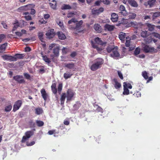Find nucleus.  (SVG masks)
I'll use <instances>...</instances> for the list:
<instances>
[{"instance_id": "f257e3e1", "label": "nucleus", "mask_w": 160, "mask_h": 160, "mask_svg": "<svg viewBox=\"0 0 160 160\" xmlns=\"http://www.w3.org/2000/svg\"><path fill=\"white\" fill-rule=\"evenodd\" d=\"M83 23L82 20L78 21L75 18H72L68 22L69 28L71 29L79 30Z\"/></svg>"}, {"instance_id": "f03ea898", "label": "nucleus", "mask_w": 160, "mask_h": 160, "mask_svg": "<svg viewBox=\"0 0 160 160\" xmlns=\"http://www.w3.org/2000/svg\"><path fill=\"white\" fill-rule=\"evenodd\" d=\"M118 48L114 45L108 46L107 48V51L108 53H111L110 56L113 58L119 57L120 56L118 51Z\"/></svg>"}, {"instance_id": "7ed1b4c3", "label": "nucleus", "mask_w": 160, "mask_h": 160, "mask_svg": "<svg viewBox=\"0 0 160 160\" xmlns=\"http://www.w3.org/2000/svg\"><path fill=\"white\" fill-rule=\"evenodd\" d=\"M104 62L103 60L101 58H97L96 59L94 62L90 67V69L92 71H95L100 68Z\"/></svg>"}, {"instance_id": "20e7f679", "label": "nucleus", "mask_w": 160, "mask_h": 160, "mask_svg": "<svg viewBox=\"0 0 160 160\" xmlns=\"http://www.w3.org/2000/svg\"><path fill=\"white\" fill-rule=\"evenodd\" d=\"M143 50L145 53H157L158 50L154 47H150L149 45L144 44L142 46Z\"/></svg>"}, {"instance_id": "39448f33", "label": "nucleus", "mask_w": 160, "mask_h": 160, "mask_svg": "<svg viewBox=\"0 0 160 160\" xmlns=\"http://www.w3.org/2000/svg\"><path fill=\"white\" fill-rule=\"evenodd\" d=\"M66 93L67 102L71 101L75 94V92L71 89H68Z\"/></svg>"}, {"instance_id": "423d86ee", "label": "nucleus", "mask_w": 160, "mask_h": 160, "mask_svg": "<svg viewBox=\"0 0 160 160\" xmlns=\"http://www.w3.org/2000/svg\"><path fill=\"white\" fill-rule=\"evenodd\" d=\"M34 134V132L32 131H27L25 133V136L22 137V142H25L31 136Z\"/></svg>"}, {"instance_id": "0eeeda50", "label": "nucleus", "mask_w": 160, "mask_h": 160, "mask_svg": "<svg viewBox=\"0 0 160 160\" xmlns=\"http://www.w3.org/2000/svg\"><path fill=\"white\" fill-rule=\"evenodd\" d=\"M62 83H59L58 86V89L57 88H51V90L52 92L55 94H57V91L58 93L60 94L62 89Z\"/></svg>"}, {"instance_id": "6e6552de", "label": "nucleus", "mask_w": 160, "mask_h": 160, "mask_svg": "<svg viewBox=\"0 0 160 160\" xmlns=\"http://www.w3.org/2000/svg\"><path fill=\"white\" fill-rule=\"evenodd\" d=\"M13 79L18 83L21 84L25 83V80L23 79L22 75H17L13 77Z\"/></svg>"}, {"instance_id": "1a4fd4ad", "label": "nucleus", "mask_w": 160, "mask_h": 160, "mask_svg": "<svg viewBox=\"0 0 160 160\" xmlns=\"http://www.w3.org/2000/svg\"><path fill=\"white\" fill-rule=\"evenodd\" d=\"M22 104V101L21 100H18L13 105V111L14 112L19 109Z\"/></svg>"}, {"instance_id": "9d476101", "label": "nucleus", "mask_w": 160, "mask_h": 160, "mask_svg": "<svg viewBox=\"0 0 160 160\" xmlns=\"http://www.w3.org/2000/svg\"><path fill=\"white\" fill-rule=\"evenodd\" d=\"M119 13L123 16H126L128 15V12L126 9L125 7L123 5H121L119 7Z\"/></svg>"}, {"instance_id": "9b49d317", "label": "nucleus", "mask_w": 160, "mask_h": 160, "mask_svg": "<svg viewBox=\"0 0 160 160\" xmlns=\"http://www.w3.org/2000/svg\"><path fill=\"white\" fill-rule=\"evenodd\" d=\"M55 35L53 29H51L47 31L46 33V35L49 39H51L54 37Z\"/></svg>"}, {"instance_id": "f8f14e48", "label": "nucleus", "mask_w": 160, "mask_h": 160, "mask_svg": "<svg viewBox=\"0 0 160 160\" xmlns=\"http://www.w3.org/2000/svg\"><path fill=\"white\" fill-rule=\"evenodd\" d=\"M64 66L68 69H72L73 71H75L77 69V68L75 67L74 64L72 62L65 63Z\"/></svg>"}, {"instance_id": "ddd939ff", "label": "nucleus", "mask_w": 160, "mask_h": 160, "mask_svg": "<svg viewBox=\"0 0 160 160\" xmlns=\"http://www.w3.org/2000/svg\"><path fill=\"white\" fill-rule=\"evenodd\" d=\"M41 93L42 96L44 100L45 101L48 98V95L45 89L43 88L41 90Z\"/></svg>"}, {"instance_id": "4468645a", "label": "nucleus", "mask_w": 160, "mask_h": 160, "mask_svg": "<svg viewBox=\"0 0 160 160\" xmlns=\"http://www.w3.org/2000/svg\"><path fill=\"white\" fill-rule=\"evenodd\" d=\"M104 11V8H100L98 9L94 10V9L92 10V13L93 15H98V14Z\"/></svg>"}, {"instance_id": "2eb2a0df", "label": "nucleus", "mask_w": 160, "mask_h": 160, "mask_svg": "<svg viewBox=\"0 0 160 160\" xmlns=\"http://www.w3.org/2000/svg\"><path fill=\"white\" fill-rule=\"evenodd\" d=\"M104 29L105 30L108 31H111L114 29L115 27L114 25H111L107 24L104 26Z\"/></svg>"}, {"instance_id": "dca6fc26", "label": "nucleus", "mask_w": 160, "mask_h": 160, "mask_svg": "<svg viewBox=\"0 0 160 160\" xmlns=\"http://www.w3.org/2000/svg\"><path fill=\"white\" fill-rule=\"evenodd\" d=\"M25 56V54H19L17 53L15 54L14 57V61L17 60V59H22Z\"/></svg>"}, {"instance_id": "f3484780", "label": "nucleus", "mask_w": 160, "mask_h": 160, "mask_svg": "<svg viewBox=\"0 0 160 160\" xmlns=\"http://www.w3.org/2000/svg\"><path fill=\"white\" fill-rule=\"evenodd\" d=\"M2 58L3 59L5 60H8L11 61H14V57L12 56L5 55L2 56Z\"/></svg>"}, {"instance_id": "a211bd4d", "label": "nucleus", "mask_w": 160, "mask_h": 160, "mask_svg": "<svg viewBox=\"0 0 160 160\" xmlns=\"http://www.w3.org/2000/svg\"><path fill=\"white\" fill-rule=\"evenodd\" d=\"M41 56L43 60L48 64H49L51 62V59L48 58L46 55H44L42 52L41 53Z\"/></svg>"}, {"instance_id": "6ab92c4d", "label": "nucleus", "mask_w": 160, "mask_h": 160, "mask_svg": "<svg viewBox=\"0 0 160 160\" xmlns=\"http://www.w3.org/2000/svg\"><path fill=\"white\" fill-rule=\"evenodd\" d=\"M34 6V5L32 4H29L27 5L25 7L26 8H27L28 9H31V11L30 13L32 15H34L35 13V11L34 9L32 8Z\"/></svg>"}, {"instance_id": "aec40b11", "label": "nucleus", "mask_w": 160, "mask_h": 160, "mask_svg": "<svg viewBox=\"0 0 160 160\" xmlns=\"http://www.w3.org/2000/svg\"><path fill=\"white\" fill-rule=\"evenodd\" d=\"M93 28L97 32L100 33L102 31V28L99 24H95L94 25Z\"/></svg>"}, {"instance_id": "412c9836", "label": "nucleus", "mask_w": 160, "mask_h": 160, "mask_svg": "<svg viewBox=\"0 0 160 160\" xmlns=\"http://www.w3.org/2000/svg\"><path fill=\"white\" fill-rule=\"evenodd\" d=\"M118 15L115 13H112L111 19L112 22H117L118 20Z\"/></svg>"}, {"instance_id": "4be33fe9", "label": "nucleus", "mask_w": 160, "mask_h": 160, "mask_svg": "<svg viewBox=\"0 0 160 160\" xmlns=\"http://www.w3.org/2000/svg\"><path fill=\"white\" fill-rule=\"evenodd\" d=\"M128 3L132 7H137L138 4L136 1L134 0H128Z\"/></svg>"}, {"instance_id": "5701e85b", "label": "nucleus", "mask_w": 160, "mask_h": 160, "mask_svg": "<svg viewBox=\"0 0 160 160\" xmlns=\"http://www.w3.org/2000/svg\"><path fill=\"white\" fill-rule=\"evenodd\" d=\"M94 40L96 43L102 46L106 44V42H103L101 39L98 37L96 38Z\"/></svg>"}, {"instance_id": "b1692460", "label": "nucleus", "mask_w": 160, "mask_h": 160, "mask_svg": "<svg viewBox=\"0 0 160 160\" xmlns=\"http://www.w3.org/2000/svg\"><path fill=\"white\" fill-rule=\"evenodd\" d=\"M144 41L146 43H149L152 42V41L154 43H156L157 42V40L155 39H152V38L151 37H149L148 38H146L144 39Z\"/></svg>"}, {"instance_id": "393cba45", "label": "nucleus", "mask_w": 160, "mask_h": 160, "mask_svg": "<svg viewBox=\"0 0 160 160\" xmlns=\"http://www.w3.org/2000/svg\"><path fill=\"white\" fill-rule=\"evenodd\" d=\"M66 98H67V96L66 93H62L60 98L61 105H62L64 104Z\"/></svg>"}, {"instance_id": "a878e982", "label": "nucleus", "mask_w": 160, "mask_h": 160, "mask_svg": "<svg viewBox=\"0 0 160 160\" xmlns=\"http://www.w3.org/2000/svg\"><path fill=\"white\" fill-rule=\"evenodd\" d=\"M138 26V24L136 22H131L126 25L127 27H132L135 28H137Z\"/></svg>"}, {"instance_id": "bb28decb", "label": "nucleus", "mask_w": 160, "mask_h": 160, "mask_svg": "<svg viewBox=\"0 0 160 160\" xmlns=\"http://www.w3.org/2000/svg\"><path fill=\"white\" fill-rule=\"evenodd\" d=\"M113 81L115 82L114 86L116 89H118L121 87V84L118 82L117 79H116V78H114L113 79Z\"/></svg>"}, {"instance_id": "cd10ccee", "label": "nucleus", "mask_w": 160, "mask_h": 160, "mask_svg": "<svg viewBox=\"0 0 160 160\" xmlns=\"http://www.w3.org/2000/svg\"><path fill=\"white\" fill-rule=\"evenodd\" d=\"M73 74L70 72H67L63 74V77L66 80L71 78Z\"/></svg>"}, {"instance_id": "c85d7f7f", "label": "nucleus", "mask_w": 160, "mask_h": 160, "mask_svg": "<svg viewBox=\"0 0 160 160\" xmlns=\"http://www.w3.org/2000/svg\"><path fill=\"white\" fill-rule=\"evenodd\" d=\"M8 44L7 43H5L2 44L0 45V52L2 53L5 50L6 47L7 46Z\"/></svg>"}, {"instance_id": "c756f323", "label": "nucleus", "mask_w": 160, "mask_h": 160, "mask_svg": "<svg viewBox=\"0 0 160 160\" xmlns=\"http://www.w3.org/2000/svg\"><path fill=\"white\" fill-rule=\"evenodd\" d=\"M126 36V33L124 32H121L119 35V38L122 42L124 41Z\"/></svg>"}, {"instance_id": "7c9ffc66", "label": "nucleus", "mask_w": 160, "mask_h": 160, "mask_svg": "<svg viewBox=\"0 0 160 160\" xmlns=\"http://www.w3.org/2000/svg\"><path fill=\"white\" fill-rule=\"evenodd\" d=\"M81 103L79 102H77L73 105V108L74 110H78L81 106Z\"/></svg>"}, {"instance_id": "2f4dec72", "label": "nucleus", "mask_w": 160, "mask_h": 160, "mask_svg": "<svg viewBox=\"0 0 160 160\" xmlns=\"http://www.w3.org/2000/svg\"><path fill=\"white\" fill-rule=\"evenodd\" d=\"M57 35L58 38L61 40H64L66 38V36L64 33L62 32H58Z\"/></svg>"}, {"instance_id": "473e14b6", "label": "nucleus", "mask_w": 160, "mask_h": 160, "mask_svg": "<svg viewBox=\"0 0 160 160\" xmlns=\"http://www.w3.org/2000/svg\"><path fill=\"white\" fill-rule=\"evenodd\" d=\"M141 37L143 38H146L149 35V33H148L147 31H142L140 33Z\"/></svg>"}, {"instance_id": "72a5a7b5", "label": "nucleus", "mask_w": 160, "mask_h": 160, "mask_svg": "<svg viewBox=\"0 0 160 160\" xmlns=\"http://www.w3.org/2000/svg\"><path fill=\"white\" fill-rule=\"evenodd\" d=\"M59 47H57L53 50V53L58 57L59 56Z\"/></svg>"}, {"instance_id": "f704fd0d", "label": "nucleus", "mask_w": 160, "mask_h": 160, "mask_svg": "<svg viewBox=\"0 0 160 160\" xmlns=\"http://www.w3.org/2000/svg\"><path fill=\"white\" fill-rule=\"evenodd\" d=\"M128 17L129 19H134L136 16V14L134 13L130 12H129L128 13Z\"/></svg>"}, {"instance_id": "c9c22d12", "label": "nucleus", "mask_w": 160, "mask_h": 160, "mask_svg": "<svg viewBox=\"0 0 160 160\" xmlns=\"http://www.w3.org/2000/svg\"><path fill=\"white\" fill-rule=\"evenodd\" d=\"M35 113L37 115H40L43 112L42 109L41 108H37L35 109Z\"/></svg>"}, {"instance_id": "e433bc0d", "label": "nucleus", "mask_w": 160, "mask_h": 160, "mask_svg": "<svg viewBox=\"0 0 160 160\" xmlns=\"http://www.w3.org/2000/svg\"><path fill=\"white\" fill-rule=\"evenodd\" d=\"M92 47L93 48H95L96 49V50L98 52H101L102 50V49L101 48H100L98 47L97 45H96L95 44L93 43L92 42Z\"/></svg>"}, {"instance_id": "4c0bfd02", "label": "nucleus", "mask_w": 160, "mask_h": 160, "mask_svg": "<svg viewBox=\"0 0 160 160\" xmlns=\"http://www.w3.org/2000/svg\"><path fill=\"white\" fill-rule=\"evenodd\" d=\"M71 7L69 5L63 4L61 7V9L62 10L70 9H71Z\"/></svg>"}, {"instance_id": "58836bf2", "label": "nucleus", "mask_w": 160, "mask_h": 160, "mask_svg": "<svg viewBox=\"0 0 160 160\" xmlns=\"http://www.w3.org/2000/svg\"><path fill=\"white\" fill-rule=\"evenodd\" d=\"M123 87L124 86L125 88H127L131 89L132 88V85L129 83H127L126 82H124L123 83Z\"/></svg>"}, {"instance_id": "ea45409f", "label": "nucleus", "mask_w": 160, "mask_h": 160, "mask_svg": "<svg viewBox=\"0 0 160 160\" xmlns=\"http://www.w3.org/2000/svg\"><path fill=\"white\" fill-rule=\"evenodd\" d=\"M128 23V19L123 18L121 21V24L123 25H127Z\"/></svg>"}, {"instance_id": "a19ab883", "label": "nucleus", "mask_w": 160, "mask_h": 160, "mask_svg": "<svg viewBox=\"0 0 160 160\" xmlns=\"http://www.w3.org/2000/svg\"><path fill=\"white\" fill-rule=\"evenodd\" d=\"M147 26L148 28V30L150 31H152L154 29L155 26L152 25L151 24L148 23Z\"/></svg>"}, {"instance_id": "79ce46f5", "label": "nucleus", "mask_w": 160, "mask_h": 160, "mask_svg": "<svg viewBox=\"0 0 160 160\" xmlns=\"http://www.w3.org/2000/svg\"><path fill=\"white\" fill-rule=\"evenodd\" d=\"M38 37L40 39V40L41 41V42H43V34L42 32H40L38 33Z\"/></svg>"}, {"instance_id": "37998d69", "label": "nucleus", "mask_w": 160, "mask_h": 160, "mask_svg": "<svg viewBox=\"0 0 160 160\" xmlns=\"http://www.w3.org/2000/svg\"><path fill=\"white\" fill-rule=\"evenodd\" d=\"M140 48L139 47L137 48L134 51V55L135 56H137L140 53Z\"/></svg>"}, {"instance_id": "c03bdc74", "label": "nucleus", "mask_w": 160, "mask_h": 160, "mask_svg": "<svg viewBox=\"0 0 160 160\" xmlns=\"http://www.w3.org/2000/svg\"><path fill=\"white\" fill-rule=\"evenodd\" d=\"M36 122L37 126L39 127L42 126L44 124L43 121L40 120H37Z\"/></svg>"}, {"instance_id": "a18cd8bd", "label": "nucleus", "mask_w": 160, "mask_h": 160, "mask_svg": "<svg viewBox=\"0 0 160 160\" xmlns=\"http://www.w3.org/2000/svg\"><path fill=\"white\" fill-rule=\"evenodd\" d=\"M49 5L50 7L53 9H55L56 8L57 6L56 2H54L53 3L52 2H49Z\"/></svg>"}, {"instance_id": "49530a36", "label": "nucleus", "mask_w": 160, "mask_h": 160, "mask_svg": "<svg viewBox=\"0 0 160 160\" xmlns=\"http://www.w3.org/2000/svg\"><path fill=\"white\" fill-rule=\"evenodd\" d=\"M12 106L11 105H9L6 106L4 110L5 112H8L10 111L12 109Z\"/></svg>"}, {"instance_id": "de8ad7c7", "label": "nucleus", "mask_w": 160, "mask_h": 160, "mask_svg": "<svg viewBox=\"0 0 160 160\" xmlns=\"http://www.w3.org/2000/svg\"><path fill=\"white\" fill-rule=\"evenodd\" d=\"M156 0H151L148 1V4L150 7H152L154 4Z\"/></svg>"}, {"instance_id": "09e8293b", "label": "nucleus", "mask_w": 160, "mask_h": 160, "mask_svg": "<svg viewBox=\"0 0 160 160\" xmlns=\"http://www.w3.org/2000/svg\"><path fill=\"white\" fill-rule=\"evenodd\" d=\"M123 90L124 91L123 92V94L128 95L129 94V92L128 89L127 88H125L124 86L123 87Z\"/></svg>"}, {"instance_id": "8fccbe9b", "label": "nucleus", "mask_w": 160, "mask_h": 160, "mask_svg": "<svg viewBox=\"0 0 160 160\" xmlns=\"http://www.w3.org/2000/svg\"><path fill=\"white\" fill-rule=\"evenodd\" d=\"M126 42L125 43V46L127 47H129L130 46V44L131 43V40L130 39H129V40H128V38L127 37L126 38Z\"/></svg>"}, {"instance_id": "3c124183", "label": "nucleus", "mask_w": 160, "mask_h": 160, "mask_svg": "<svg viewBox=\"0 0 160 160\" xmlns=\"http://www.w3.org/2000/svg\"><path fill=\"white\" fill-rule=\"evenodd\" d=\"M28 124L31 128H34L35 127V124L32 120H30L28 122Z\"/></svg>"}, {"instance_id": "603ef678", "label": "nucleus", "mask_w": 160, "mask_h": 160, "mask_svg": "<svg viewBox=\"0 0 160 160\" xmlns=\"http://www.w3.org/2000/svg\"><path fill=\"white\" fill-rule=\"evenodd\" d=\"M142 76L145 79H148V73L146 71H144L142 72Z\"/></svg>"}, {"instance_id": "864d4df0", "label": "nucleus", "mask_w": 160, "mask_h": 160, "mask_svg": "<svg viewBox=\"0 0 160 160\" xmlns=\"http://www.w3.org/2000/svg\"><path fill=\"white\" fill-rule=\"evenodd\" d=\"M24 76L25 78L28 80H31V77L30 75L27 73H24Z\"/></svg>"}, {"instance_id": "5fc2aeb1", "label": "nucleus", "mask_w": 160, "mask_h": 160, "mask_svg": "<svg viewBox=\"0 0 160 160\" xmlns=\"http://www.w3.org/2000/svg\"><path fill=\"white\" fill-rule=\"evenodd\" d=\"M160 16L159 13L158 12H155L153 13L152 16L153 19H155L156 18L159 17Z\"/></svg>"}, {"instance_id": "6e6d98bb", "label": "nucleus", "mask_w": 160, "mask_h": 160, "mask_svg": "<svg viewBox=\"0 0 160 160\" xmlns=\"http://www.w3.org/2000/svg\"><path fill=\"white\" fill-rule=\"evenodd\" d=\"M135 97L138 98L141 96V93L139 91H137L133 94Z\"/></svg>"}, {"instance_id": "4d7b16f0", "label": "nucleus", "mask_w": 160, "mask_h": 160, "mask_svg": "<svg viewBox=\"0 0 160 160\" xmlns=\"http://www.w3.org/2000/svg\"><path fill=\"white\" fill-rule=\"evenodd\" d=\"M75 14L73 12H70L68 14L67 17L68 18H71Z\"/></svg>"}, {"instance_id": "13d9d810", "label": "nucleus", "mask_w": 160, "mask_h": 160, "mask_svg": "<svg viewBox=\"0 0 160 160\" xmlns=\"http://www.w3.org/2000/svg\"><path fill=\"white\" fill-rule=\"evenodd\" d=\"M118 73L120 78L122 80L123 79V77L122 74L121 72L119 71H118Z\"/></svg>"}, {"instance_id": "bf43d9fd", "label": "nucleus", "mask_w": 160, "mask_h": 160, "mask_svg": "<svg viewBox=\"0 0 160 160\" xmlns=\"http://www.w3.org/2000/svg\"><path fill=\"white\" fill-rule=\"evenodd\" d=\"M101 2L107 5H109L110 4V2L108 0H101Z\"/></svg>"}, {"instance_id": "052dcab7", "label": "nucleus", "mask_w": 160, "mask_h": 160, "mask_svg": "<svg viewBox=\"0 0 160 160\" xmlns=\"http://www.w3.org/2000/svg\"><path fill=\"white\" fill-rule=\"evenodd\" d=\"M6 37L5 35L4 34H0V43L1 42L2 40Z\"/></svg>"}, {"instance_id": "680f3d73", "label": "nucleus", "mask_w": 160, "mask_h": 160, "mask_svg": "<svg viewBox=\"0 0 160 160\" xmlns=\"http://www.w3.org/2000/svg\"><path fill=\"white\" fill-rule=\"evenodd\" d=\"M153 36L157 38H158L159 39H160V34H159L157 33H153Z\"/></svg>"}, {"instance_id": "e2e57ef3", "label": "nucleus", "mask_w": 160, "mask_h": 160, "mask_svg": "<svg viewBox=\"0 0 160 160\" xmlns=\"http://www.w3.org/2000/svg\"><path fill=\"white\" fill-rule=\"evenodd\" d=\"M1 24L2 25L4 28L7 29V25L6 23L4 21H2L1 22Z\"/></svg>"}, {"instance_id": "0e129e2a", "label": "nucleus", "mask_w": 160, "mask_h": 160, "mask_svg": "<svg viewBox=\"0 0 160 160\" xmlns=\"http://www.w3.org/2000/svg\"><path fill=\"white\" fill-rule=\"evenodd\" d=\"M56 44L55 43H52L49 45V49L51 50L52 48L55 46Z\"/></svg>"}, {"instance_id": "69168bd1", "label": "nucleus", "mask_w": 160, "mask_h": 160, "mask_svg": "<svg viewBox=\"0 0 160 160\" xmlns=\"http://www.w3.org/2000/svg\"><path fill=\"white\" fill-rule=\"evenodd\" d=\"M55 132V130H49L48 132V134L49 135H52Z\"/></svg>"}, {"instance_id": "338daca9", "label": "nucleus", "mask_w": 160, "mask_h": 160, "mask_svg": "<svg viewBox=\"0 0 160 160\" xmlns=\"http://www.w3.org/2000/svg\"><path fill=\"white\" fill-rule=\"evenodd\" d=\"M19 24H15L14 25L13 29H12V31H15L16 30V29L19 27Z\"/></svg>"}, {"instance_id": "774afa93", "label": "nucleus", "mask_w": 160, "mask_h": 160, "mask_svg": "<svg viewBox=\"0 0 160 160\" xmlns=\"http://www.w3.org/2000/svg\"><path fill=\"white\" fill-rule=\"evenodd\" d=\"M24 18L28 21L31 20L32 19L31 16L29 15L25 16Z\"/></svg>"}]
</instances>
